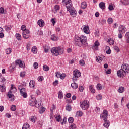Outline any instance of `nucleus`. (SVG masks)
I'll list each match as a JSON object with an SVG mask.
<instances>
[{"instance_id": "51", "label": "nucleus", "mask_w": 129, "mask_h": 129, "mask_svg": "<svg viewBox=\"0 0 129 129\" xmlns=\"http://www.w3.org/2000/svg\"><path fill=\"white\" fill-rule=\"evenodd\" d=\"M57 37L55 36L54 34L51 35V39L52 41H57Z\"/></svg>"}, {"instance_id": "4", "label": "nucleus", "mask_w": 129, "mask_h": 129, "mask_svg": "<svg viewBox=\"0 0 129 129\" xmlns=\"http://www.w3.org/2000/svg\"><path fill=\"white\" fill-rule=\"evenodd\" d=\"M89 101L87 100L82 101L80 102V106L83 110H87L89 108Z\"/></svg>"}, {"instance_id": "31", "label": "nucleus", "mask_w": 129, "mask_h": 129, "mask_svg": "<svg viewBox=\"0 0 129 129\" xmlns=\"http://www.w3.org/2000/svg\"><path fill=\"white\" fill-rule=\"evenodd\" d=\"M45 53H48L50 50V47L45 45L43 46Z\"/></svg>"}, {"instance_id": "18", "label": "nucleus", "mask_w": 129, "mask_h": 129, "mask_svg": "<svg viewBox=\"0 0 129 129\" xmlns=\"http://www.w3.org/2000/svg\"><path fill=\"white\" fill-rule=\"evenodd\" d=\"M83 115V112L81 111H78L76 112V117H81Z\"/></svg>"}, {"instance_id": "45", "label": "nucleus", "mask_w": 129, "mask_h": 129, "mask_svg": "<svg viewBox=\"0 0 129 129\" xmlns=\"http://www.w3.org/2000/svg\"><path fill=\"white\" fill-rule=\"evenodd\" d=\"M107 22L108 23V24L109 25L112 24V23H113V19H112V18H109L108 19Z\"/></svg>"}, {"instance_id": "6", "label": "nucleus", "mask_w": 129, "mask_h": 129, "mask_svg": "<svg viewBox=\"0 0 129 129\" xmlns=\"http://www.w3.org/2000/svg\"><path fill=\"white\" fill-rule=\"evenodd\" d=\"M62 3L66 6L67 10L73 8L72 1L71 0H62Z\"/></svg>"}, {"instance_id": "46", "label": "nucleus", "mask_w": 129, "mask_h": 129, "mask_svg": "<svg viewBox=\"0 0 129 129\" xmlns=\"http://www.w3.org/2000/svg\"><path fill=\"white\" fill-rule=\"evenodd\" d=\"M96 87L98 90H101L102 89V86L99 83L97 85Z\"/></svg>"}, {"instance_id": "33", "label": "nucleus", "mask_w": 129, "mask_h": 129, "mask_svg": "<svg viewBox=\"0 0 129 129\" xmlns=\"http://www.w3.org/2000/svg\"><path fill=\"white\" fill-rule=\"evenodd\" d=\"M5 52H6V54H7V55H10V54L12 53V48H7L5 50Z\"/></svg>"}, {"instance_id": "60", "label": "nucleus", "mask_w": 129, "mask_h": 129, "mask_svg": "<svg viewBox=\"0 0 129 129\" xmlns=\"http://www.w3.org/2000/svg\"><path fill=\"white\" fill-rule=\"evenodd\" d=\"M11 109L12 111H15L16 109V105H13L11 107Z\"/></svg>"}, {"instance_id": "43", "label": "nucleus", "mask_w": 129, "mask_h": 129, "mask_svg": "<svg viewBox=\"0 0 129 129\" xmlns=\"http://www.w3.org/2000/svg\"><path fill=\"white\" fill-rule=\"evenodd\" d=\"M21 29L22 31H23V32H26V31H27V27L25 25H22Z\"/></svg>"}, {"instance_id": "44", "label": "nucleus", "mask_w": 129, "mask_h": 129, "mask_svg": "<svg viewBox=\"0 0 129 129\" xmlns=\"http://www.w3.org/2000/svg\"><path fill=\"white\" fill-rule=\"evenodd\" d=\"M108 42L109 45H113V44H114V40L111 38L109 39Z\"/></svg>"}, {"instance_id": "10", "label": "nucleus", "mask_w": 129, "mask_h": 129, "mask_svg": "<svg viewBox=\"0 0 129 129\" xmlns=\"http://www.w3.org/2000/svg\"><path fill=\"white\" fill-rule=\"evenodd\" d=\"M121 69L124 71L125 74L129 73V65L128 64H123L121 66Z\"/></svg>"}, {"instance_id": "56", "label": "nucleus", "mask_w": 129, "mask_h": 129, "mask_svg": "<svg viewBox=\"0 0 129 129\" xmlns=\"http://www.w3.org/2000/svg\"><path fill=\"white\" fill-rule=\"evenodd\" d=\"M43 80H44V77H43V76H40L38 77V81H43Z\"/></svg>"}, {"instance_id": "3", "label": "nucleus", "mask_w": 129, "mask_h": 129, "mask_svg": "<svg viewBox=\"0 0 129 129\" xmlns=\"http://www.w3.org/2000/svg\"><path fill=\"white\" fill-rule=\"evenodd\" d=\"M17 92V88L14 87V85H11V89L7 94V96L9 98H11V101L15 100V96L13 95V92Z\"/></svg>"}, {"instance_id": "55", "label": "nucleus", "mask_w": 129, "mask_h": 129, "mask_svg": "<svg viewBox=\"0 0 129 129\" xmlns=\"http://www.w3.org/2000/svg\"><path fill=\"white\" fill-rule=\"evenodd\" d=\"M21 96H23L24 98H27L28 97V94H27V92H25V93H24L23 94H22Z\"/></svg>"}, {"instance_id": "38", "label": "nucleus", "mask_w": 129, "mask_h": 129, "mask_svg": "<svg viewBox=\"0 0 129 129\" xmlns=\"http://www.w3.org/2000/svg\"><path fill=\"white\" fill-rule=\"evenodd\" d=\"M16 38L18 40V41H21L22 36H21V34L18 33L16 34Z\"/></svg>"}, {"instance_id": "11", "label": "nucleus", "mask_w": 129, "mask_h": 129, "mask_svg": "<svg viewBox=\"0 0 129 129\" xmlns=\"http://www.w3.org/2000/svg\"><path fill=\"white\" fill-rule=\"evenodd\" d=\"M117 74L118 77H124L125 76V72L123 71V69H120L117 72Z\"/></svg>"}, {"instance_id": "57", "label": "nucleus", "mask_w": 129, "mask_h": 129, "mask_svg": "<svg viewBox=\"0 0 129 129\" xmlns=\"http://www.w3.org/2000/svg\"><path fill=\"white\" fill-rule=\"evenodd\" d=\"M79 90L80 92H83V90H84V88L82 86H80L79 87Z\"/></svg>"}, {"instance_id": "42", "label": "nucleus", "mask_w": 129, "mask_h": 129, "mask_svg": "<svg viewBox=\"0 0 129 129\" xmlns=\"http://www.w3.org/2000/svg\"><path fill=\"white\" fill-rule=\"evenodd\" d=\"M20 77H22V78H24L26 76V72L23 71L21 72L20 74Z\"/></svg>"}, {"instance_id": "22", "label": "nucleus", "mask_w": 129, "mask_h": 129, "mask_svg": "<svg viewBox=\"0 0 129 129\" xmlns=\"http://www.w3.org/2000/svg\"><path fill=\"white\" fill-rule=\"evenodd\" d=\"M29 120L32 121V122H36V120H37V117L35 116H31L29 118Z\"/></svg>"}, {"instance_id": "50", "label": "nucleus", "mask_w": 129, "mask_h": 129, "mask_svg": "<svg viewBox=\"0 0 129 129\" xmlns=\"http://www.w3.org/2000/svg\"><path fill=\"white\" fill-rule=\"evenodd\" d=\"M46 110V109L44 107H42L41 108H40V110H39V113H44V112H45Z\"/></svg>"}, {"instance_id": "32", "label": "nucleus", "mask_w": 129, "mask_h": 129, "mask_svg": "<svg viewBox=\"0 0 129 129\" xmlns=\"http://www.w3.org/2000/svg\"><path fill=\"white\" fill-rule=\"evenodd\" d=\"M72 110V108L71 107V105L67 104L66 106V110H67V111H71Z\"/></svg>"}, {"instance_id": "13", "label": "nucleus", "mask_w": 129, "mask_h": 129, "mask_svg": "<svg viewBox=\"0 0 129 129\" xmlns=\"http://www.w3.org/2000/svg\"><path fill=\"white\" fill-rule=\"evenodd\" d=\"M83 30L85 34H88L90 33V30H89V26L88 25H85L83 28Z\"/></svg>"}, {"instance_id": "26", "label": "nucleus", "mask_w": 129, "mask_h": 129, "mask_svg": "<svg viewBox=\"0 0 129 129\" xmlns=\"http://www.w3.org/2000/svg\"><path fill=\"white\" fill-rule=\"evenodd\" d=\"M104 123L103 124V126H104V127H109V122L108 121V120H104Z\"/></svg>"}, {"instance_id": "1", "label": "nucleus", "mask_w": 129, "mask_h": 129, "mask_svg": "<svg viewBox=\"0 0 129 129\" xmlns=\"http://www.w3.org/2000/svg\"><path fill=\"white\" fill-rule=\"evenodd\" d=\"M74 44L78 47H83L87 44V37L84 35L75 36Z\"/></svg>"}, {"instance_id": "21", "label": "nucleus", "mask_w": 129, "mask_h": 129, "mask_svg": "<svg viewBox=\"0 0 129 129\" xmlns=\"http://www.w3.org/2000/svg\"><path fill=\"white\" fill-rule=\"evenodd\" d=\"M35 85H36V83L34 80H31L29 83V86L31 88H34L35 87Z\"/></svg>"}, {"instance_id": "37", "label": "nucleus", "mask_w": 129, "mask_h": 129, "mask_svg": "<svg viewBox=\"0 0 129 129\" xmlns=\"http://www.w3.org/2000/svg\"><path fill=\"white\" fill-rule=\"evenodd\" d=\"M81 7L82 9H86L87 4L85 2H82L81 4Z\"/></svg>"}, {"instance_id": "35", "label": "nucleus", "mask_w": 129, "mask_h": 129, "mask_svg": "<svg viewBox=\"0 0 129 129\" xmlns=\"http://www.w3.org/2000/svg\"><path fill=\"white\" fill-rule=\"evenodd\" d=\"M31 51L33 54H36L37 52H38V49L36 46H34L32 48Z\"/></svg>"}, {"instance_id": "29", "label": "nucleus", "mask_w": 129, "mask_h": 129, "mask_svg": "<svg viewBox=\"0 0 129 129\" xmlns=\"http://www.w3.org/2000/svg\"><path fill=\"white\" fill-rule=\"evenodd\" d=\"M55 118L58 122H60L61 120H62V119L61 118V116L60 115H57L55 116Z\"/></svg>"}, {"instance_id": "15", "label": "nucleus", "mask_w": 129, "mask_h": 129, "mask_svg": "<svg viewBox=\"0 0 129 129\" xmlns=\"http://www.w3.org/2000/svg\"><path fill=\"white\" fill-rule=\"evenodd\" d=\"M99 45H100V43L98 42V41H95L94 45L92 46V49H93L94 50H95V51H97V50H98V46H99Z\"/></svg>"}, {"instance_id": "9", "label": "nucleus", "mask_w": 129, "mask_h": 129, "mask_svg": "<svg viewBox=\"0 0 129 129\" xmlns=\"http://www.w3.org/2000/svg\"><path fill=\"white\" fill-rule=\"evenodd\" d=\"M119 33L124 34L126 32V28L123 25H120L118 28Z\"/></svg>"}, {"instance_id": "24", "label": "nucleus", "mask_w": 129, "mask_h": 129, "mask_svg": "<svg viewBox=\"0 0 129 129\" xmlns=\"http://www.w3.org/2000/svg\"><path fill=\"white\" fill-rule=\"evenodd\" d=\"M120 2L123 6H128L129 5L128 0H121Z\"/></svg>"}, {"instance_id": "39", "label": "nucleus", "mask_w": 129, "mask_h": 129, "mask_svg": "<svg viewBox=\"0 0 129 129\" xmlns=\"http://www.w3.org/2000/svg\"><path fill=\"white\" fill-rule=\"evenodd\" d=\"M20 94L22 95L23 93H26V89L25 88H22L21 89H20Z\"/></svg>"}, {"instance_id": "36", "label": "nucleus", "mask_w": 129, "mask_h": 129, "mask_svg": "<svg viewBox=\"0 0 129 129\" xmlns=\"http://www.w3.org/2000/svg\"><path fill=\"white\" fill-rule=\"evenodd\" d=\"M58 98H59V99H62V98H63V92H62V91H59L58 93Z\"/></svg>"}, {"instance_id": "2", "label": "nucleus", "mask_w": 129, "mask_h": 129, "mask_svg": "<svg viewBox=\"0 0 129 129\" xmlns=\"http://www.w3.org/2000/svg\"><path fill=\"white\" fill-rule=\"evenodd\" d=\"M51 52L52 56H59L64 54V47L62 46L54 47L51 48Z\"/></svg>"}, {"instance_id": "61", "label": "nucleus", "mask_w": 129, "mask_h": 129, "mask_svg": "<svg viewBox=\"0 0 129 129\" xmlns=\"http://www.w3.org/2000/svg\"><path fill=\"white\" fill-rule=\"evenodd\" d=\"M54 9L56 11H59L60 10V7L59 5H55L54 6Z\"/></svg>"}, {"instance_id": "53", "label": "nucleus", "mask_w": 129, "mask_h": 129, "mask_svg": "<svg viewBox=\"0 0 129 129\" xmlns=\"http://www.w3.org/2000/svg\"><path fill=\"white\" fill-rule=\"evenodd\" d=\"M74 121V119H73V117H71L68 119V121L69 123H72V122H73Z\"/></svg>"}, {"instance_id": "23", "label": "nucleus", "mask_w": 129, "mask_h": 129, "mask_svg": "<svg viewBox=\"0 0 129 129\" xmlns=\"http://www.w3.org/2000/svg\"><path fill=\"white\" fill-rule=\"evenodd\" d=\"M89 89L91 93H95V89L93 88V85H91L89 86Z\"/></svg>"}, {"instance_id": "48", "label": "nucleus", "mask_w": 129, "mask_h": 129, "mask_svg": "<svg viewBox=\"0 0 129 129\" xmlns=\"http://www.w3.org/2000/svg\"><path fill=\"white\" fill-rule=\"evenodd\" d=\"M51 23H52V25L55 26V24L56 23V18H52L51 21Z\"/></svg>"}, {"instance_id": "27", "label": "nucleus", "mask_w": 129, "mask_h": 129, "mask_svg": "<svg viewBox=\"0 0 129 129\" xmlns=\"http://www.w3.org/2000/svg\"><path fill=\"white\" fill-rule=\"evenodd\" d=\"M118 92H119V93H123V92H124V87L122 86L119 87L118 89Z\"/></svg>"}, {"instance_id": "17", "label": "nucleus", "mask_w": 129, "mask_h": 129, "mask_svg": "<svg viewBox=\"0 0 129 129\" xmlns=\"http://www.w3.org/2000/svg\"><path fill=\"white\" fill-rule=\"evenodd\" d=\"M29 104L31 106H34V105H35V106H36V107H39V105L38 106L37 105V101H36L35 98H34V101H29Z\"/></svg>"}, {"instance_id": "52", "label": "nucleus", "mask_w": 129, "mask_h": 129, "mask_svg": "<svg viewBox=\"0 0 129 129\" xmlns=\"http://www.w3.org/2000/svg\"><path fill=\"white\" fill-rule=\"evenodd\" d=\"M33 67L34 69H37V68L39 67V63L37 62H34L33 64Z\"/></svg>"}, {"instance_id": "28", "label": "nucleus", "mask_w": 129, "mask_h": 129, "mask_svg": "<svg viewBox=\"0 0 129 129\" xmlns=\"http://www.w3.org/2000/svg\"><path fill=\"white\" fill-rule=\"evenodd\" d=\"M0 91L5 92L6 91V86H4V85H0Z\"/></svg>"}, {"instance_id": "19", "label": "nucleus", "mask_w": 129, "mask_h": 129, "mask_svg": "<svg viewBox=\"0 0 129 129\" xmlns=\"http://www.w3.org/2000/svg\"><path fill=\"white\" fill-rule=\"evenodd\" d=\"M99 8L101 9V10L105 9V3L104 2H101L99 4Z\"/></svg>"}, {"instance_id": "14", "label": "nucleus", "mask_w": 129, "mask_h": 129, "mask_svg": "<svg viewBox=\"0 0 129 129\" xmlns=\"http://www.w3.org/2000/svg\"><path fill=\"white\" fill-rule=\"evenodd\" d=\"M15 64L16 65H19V67L20 68H23L24 67V64H23V62L20 59H17L15 61Z\"/></svg>"}, {"instance_id": "16", "label": "nucleus", "mask_w": 129, "mask_h": 129, "mask_svg": "<svg viewBox=\"0 0 129 129\" xmlns=\"http://www.w3.org/2000/svg\"><path fill=\"white\" fill-rule=\"evenodd\" d=\"M37 24L39 26V27L43 28V27L45 26V21L43 20V19H40L37 21Z\"/></svg>"}, {"instance_id": "25", "label": "nucleus", "mask_w": 129, "mask_h": 129, "mask_svg": "<svg viewBox=\"0 0 129 129\" xmlns=\"http://www.w3.org/2000/svg\"><path fill=\"white\" fill-rule=\"evenodd\" d=\"M96 60L98 63H101V62H102V60H103V58L99 56H97L96 57Z\"/></svg>"}, {"instance_id": "62", "label": "nucleus", "mask_w": 129, "mask_h": 129, "mask_svg": "<svg viewBox=\"0 0 129 129\" xmlns=\"http://www.w3.org/2000/svg\"><path fill=\"white\" fill-rule=\"evenodd\" d=\"M0 81L1 82H2L3 83H4V82L6 81V78H5L4 77H1Z\"/></svg>"}, {"instance_id": "54", "label": "nucleus", "mask_w": 129, "mask_h": 129, "mask_svg": "<svg viewBox=\"0 0 129 129\" xmlns=\"http://www.w3.org/2000/svg\"><path fill=\"white\" fill-rule=\"evenodd\" d=\"M96 98L98 100H101V99H102V95L99 94L97 95Z\"/></svg>"}, {"instance_id": "40", "label": "nucleus", "mask_w": 129, "mask_h": 129, "mask_svg": "<svg viewBox=\"0 0 129 129\" xmlns=\"http://www.w3.org/2000/svg\"><path fill=\"white\" fill-rule=\"evenodd\" d=\"M79 64L81 66H84L85 65V61L83 59H81L79 61Z\"/></svg>"}, {"instance_id": "7", "label": "nucleus", "mask_w": 129, "mask_h": 129, "mask_svg": "<svg viewBox=\"0 0 129 129\" xmlns=\"http://www.w3.org/2000/svg\"><path fill=\"white\" fill-rule=\"evenodd\" d=\"M67 11L69 12L71 16H72L73 18H75V17L77 16V12L74 7L71 9H68Z\"/></svg>"}, {"instance_id": "64", "label": "nucleus", "mask_w": 129, "mask_h": 129, "mask_svg": "<svg viewBox=\"0 0 129 129\" xmlns=\"http://www.w3.org/2000/svg\"><path fill=\"white\" fill-rule=\"evenodd\" d=\"M58 80H55L54 82H53V85H54V86H56V85H58Z\"/></svg>"}, {"instance_id": "63", "label": "nucleus", "mask_w": 129, "mask_h": 129, "mask_svg": "<svg viewBox=\"0 0 129 129\" xmlns=\"http://www.w3.org/2000/svg\"><path fill=\"white\" fill-rule=\"evenodd\" d=\"M4 12H5V9L3 7L0 8V14H4Z\"/></svg>"}, {"instance_id": "12", "label": "nucleus", "mask_w": 129, "mask_h": 129, "mask_svg": "<svg viewBox=\"0 0 129 129\" xmlns=\"http://www.w3.org/2000/svg\"><path fill=\"white\" fill-rule=\"evenodd\" d=\"M23 37L24 39H29L30 37V30H26L23 32Z\"/></svg>"}, {"instance_id": "8", "label": "nucleus", "mask_w": 129, "mask_h": 129, "mask_svg": "<svg viewBox=\"0 0 129 129\" xmlns=\"http://www.w3.org/2000/svg\"><path fill=\"white\" fill-rule=\"evenodd\" d=\"M107 116H108V112L105 109L103 110V113L101 114V118H103V120H106Z\"/></svg>"}, {"instance_id": "41", "label": "nucleus", "mask_w": 129, "mask_h": 129, "mask_svg": "<svg viewBox=\"0 0 129 129\" xmlns=\"http://www.w3.org/2000/svg\"><path fill=\"white\" fill-rule=\"evenodd\" d=\"M113 6H114V5L112 4H110L109 5L108 9L109 10V11H112V10H114V8L113 7Z\"/></svg>"}, {"instance_id": "5", "label": "nucleus", "mask_w": 129, "mask_h": 129, "mask_svg": "<svg viewBox=\"0 0 129 129\" xmlns=\"http://www.w3.org/2000/svg\"><path fill=\"white\" fill-rule=\"evenodd\" d=\"M73 82H75L77 81V80L80 76H81V73L79 70L76 69L73 72Z\"/></svg>"}, {"instance_id": "30", "label": "nucleus", "mask_w": 129, "mask_h": 129, "mask_svg": "<svg viewBox=\"0 0 129 129\" xmlns=\"http://www.w3.org/2000/svg\"><path fill=\"white\" fill-rule=\"evenodd\" d=\"M22 129H30V125L28 123H24L23 125Z\"/></svg>"}, {"instance_id": "49", "label": "nucleus", "mask_w": 129, "mask_h": 129, "mask_svg": "<svg viewBox=\"0 0 129 129\" xmlns=\"http://www.w3.org/2000/svg\"><path fill=\"white\" fill-rule=\"evenodd\" d=\"M61 75V73L60 72H56L55 73V76L56 77H57V78H60Z\"/></svg>"}, {"instance_id": "47", "label": "nucleus", "mask_w": 129, "mask_h": 129, "mask_svg": "<svg viewBox=\"0 0 129 129\" xmlns=\"http://www.w3.org/2000/svg\"><path fill=\"white\" fill-rule=\"evenodd\" d=\"M49 66L47 65L43 66V70H44V71H49Z\"/></svg>"}, {"instance_id": "34", "label": "nucleus", "mask_w": 129, "mask_h": 129, "mask_svg": "<svg viewBox=\"0 0 129 129\" xmlns=\"http://www.w3.org/2000/svg\"><path fill=\"white\" fill-rule=\"evenodd\" d=\"M106 54H110L111 53V50H110V47H109V46L106 47Z\"/></svg>"}, {"instance_id": "20", "label": "nucleus", "mask_w": 129, "mask_h": 129, "mask_svg": "<svg viewBox=\"0 0 129 129\" xmlns=\"http://www.w3.org/2000/svg\"><path fill=\"white\" fill-rule=\"evenodd\" d=\"M71 87L73 89H77L78 88V84L76 83V82H74L71 84Z\"/></svg>"}, {"instance_id": "58", "label": "nucleus", "mask_w": 129, "mask_h": 129, "mask_svg": "<svg viewBox=\"0 0 129 129\" xmlns=\"http://www.w3.org/2000/svg\"><path fill=\"white\" fill-rule=\"evenodd\" d=\"M66 76V75H65L64 74H60V77H59V78H60V79H64Z\"/></svg>"}, {"instance_id": "59", "label": "nucleus", "mask_w": 129, "mask_h": 129, "mask_svg": "<svg viewBox=\"0 0 129 129\" xmlns=\"http://www.w3.org/2000/svg\"><path fill=\"white\" fill-rule=\"evenodd\" d=\"M70 129H76V125L74 124H72L70 127Z\"/></svg>"}]
</instances>
